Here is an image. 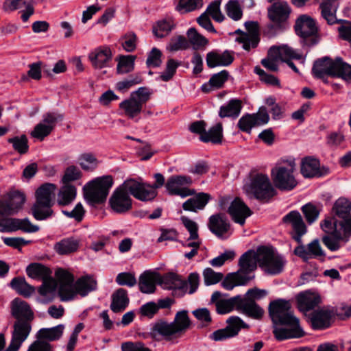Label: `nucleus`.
I'll use <instances>...</instances> for the list:
<instances>
[{
    "label": "nucleus",
    "mask_w": 351,
    "mask_h": 351,
    "mask_svg": "<svg viewBox=\"0 0 351 351\" xmlns=\"http://www.w3.org/2000/svg\"><path fill=\"white\" fill-rule=\"evenodd\" d=\"M239 311L254 319H261L265 313L263 308L255 301L247 298H243L242 295H241Z\"/></svg>",
    "instance_id": "nucleus-30"
},
{
    "label": "nucleus",
    "mask_w": 351,
    "mask_h": 351,
    "mask_svg": "<svg viewBox=\"0 0 351 351\" xmlns=\"http://www.w3.org/2000/svg\"><path fill=\"white\" fill-rule=\"evenodd\" d=\"M301 173L305 178L321 176L319 160L311 157L302 159L301 162Z\"/></svg>",
    "instance_id": "nucleus-36"
},
{
    "label": "nucleus",
    "mask_w": 351,
    "mask_h": 351,
    "mask_svg": "<svg viewBox=\"0 0 351 351\" xmlns=\"http://www.w3.org/2000/svg\"><path fill=\"white\" fill-rule=\"evenodd\" d=\"M295 163L293 160H289L287 166L276 167L272 169L271 174L275 186L282 191H291L297 185L293 175Z\"/></svg>",
    "instance_id": "nucleus-6"
},
{
    "label": "nucleus",
    "mask_w": 351,
    "mask_h": 351,
    "mask_svg": "<svg viewBox=\"0 0 351 351\" xmlns=\"http://www.w3.org/2000/svg\"><path fill=\"white\" fill-rule=\"evenodd\" d=\"M136 58V56L132 55H122L119 56L117 58V72L124 74L133 71Z\"/></svg>",
    "instance_id": "nucleus-53"
},
{
    "label": "nucleus",
    "mask_w": 351,
    "mask_h": 351,
    "mask_svg": "<svg viewBox=\"0 0 351 351\" xmlns=\"http://www.w3.org/2000/svg\"><path fill=\"white\" fill-rule=\"evenodd\" d=\"M52 204L35 202L32 208V214L38 221L45 220L53 215Z\"/></svg>",
    "instance_id": "nucleus-50"
},
{
    "label": "nucleus",
    "mask_w": 351,
    "mask_h": 351,
    "mask_svg": "<svg viewBox=\"0 0 351 351\" xmlns=\"http://www.w3.org/2000/svg\"><path fill=\"white\" fill-rule=\"evenodd\" d=\"M270 49H274L276 51V57L280 62H287L289 60H300L302 55L287 45L279 46H272Z\"/></svg>",
    "instance_id": "nucleus-45"
},
{
    "label": "nucleus",
    "mask_w": 351,
    "mask_h": 351,
    "mask_svg": "<svg viewBox=\"0 0 351 351\" xmlns=\"http://www.w3.org/2000/svg\"><path fill=\"white\" fill-rule=\"evenodd\" d=\"M159 285L164 289L172 291L174 295H183L187 292L186 282L174 273L160 276Z\"/></svg>",
    "instance_id": "nucleus-14"
},
{
    "label": "nucleus",
    "mask_w": 351,
    "mask_h": 351,
    "mask_svg": "<svg viewBox=\"0 0 351 351\" xmlns=\"http://www.w3.org/2000/svg\"><path fill=\"white\" fill-rule=\"evenodd\" d=\"M243 189L250 197H254L260 200H267L275 194L268 176L262 173L252 176L250 182L244 185Z\"/></svg>",
    "instance_id": "nucleus-3"
},
{
    "label": "nucleus",
    "mask_w": 351,
    "mask_h": 351,
    "mask_svg": "<svg viewBox=\"0 0 351 351\" xmlns=\"http://www.w3.org/2000/svg\"><path fill=\"white\" fill-rule=\"evenodd\" d=\"M295 29L297 34L302 38L313 36L317 32L315 20L307 15H302L297 19Z\"/></svg>",
    "instance_id": "nucleus-29"
},
{
    "label": "nucleus",
    "mask_w": 351,
    "mask_h": 351,
    "mask_svg": "<svg viewBox=\"0 0 351 351\" xmlns=\"http://www.w3.org/2000/svg\"><path fill=\"white\" fill-rule=\"evenodd\" d=\"M202 6V0H180L176 9L180 13H186L200 8Z\"/></svg>",
    "instance_id": "nucleus-61"
},
{
    "label": "nucleus",
    "mask_w": 351,
    "mask_h": 351,
    "mask_svg": "<svg viewBox=\"0 0 351 351\" xmlns=\"http://www.w3.org/2000/svg\"><path fill=\"white\" fill-rule=\"evenodd\" d=\"M282 221L286 226L292 229L293 238L301 244L302 237L306 232V227L300 213L296 210L291 211L283 217Z\"/></svg>",
    "instance_id": "nucleus-15"
},
{
    "label": "nucleus",
    "mask_w": 351,
    "mask_h": 351,
    "mask_svg": "<svg viewBox=\"0 0 351 351\" xmlns=\"http://www.w3.org/2000/svg\"><path fill=\"white\" fill-rule=\"evenodd\" d=\"M242 104L240 100L231 99L227 104L220 107L219 116L221 118L232 117L235 119L240 114Z\"/></svg>",
    "instance_id": "nucleus-39"
},
{
    "label": "nucleus",
    "mask_w": 351,
    "mask_h": 351,
    "mask_svg": "<svg viewBox=\"0 0 351 351\" xmlns=\"http://www.w3.org/2000/svg\"><path fill=\"white\" fill-rule=\"evenodd\" d=\"M27 275L36 280H41L51 275V270L47 266L38 263H31L26 267Z\"/></svg>",
    "instance_id": "nucleus-42"
},
{
    "label": "nucleus",
    "mask_w": 351,
    "mask_h": 351,
    "mask_svg": "<svg viewBox=\"0 0 351 351\" xmlns=\"http://www.w3.org/2000/svg\"><path fill=\"white\" fill-rule=\"evenodd\" d=\"M88 58L93 67L101 69L109 66L112 58V50L108 45H101L93 49Z\"/></svg>",
    "instance_id": "nucleus-17"
},
{
    "label": "nucleus",
    "mask_w": 351,
    "mask_h": 351,
    "mask_svg": "<svg viewBox=\"0 0 351 351\" xmlns=\"http://www.w3.org/2000/svg\"><path fill=\"white\" fill-rule=\"evenodd\" d=\"M186 34L189 42L192 45L194 49H200L204 48L208 43V39L199 34L193 27L189 28Z\"/></svg>",
    "instance_id": "nucleus-54"
},
{
    "label": "nucleus",
    "mask_w": 351,
    "mask_h": 351,
    "mask_svg": "<svg viewBox=\"0 0 351 351\" xmlns=\"http://www.w3.org/2000/svg\"><path fill=\"white\" fill-rule=\"evenodd\" d=\"M245 27L247 32H243L239 29L235 32L239 34L236 38V41L242 45L243 49L250 51L256 48L260 41L258 24L254 21H248L245 23Z\"/></svg>",
    "instance_id": "nucleus-11"
},
{
    "label": "nucleus",
    "mask_w": 351,
    "mask_h": 351,
    "mask_svg": "<svg viewBox=\"0 0 351 351\" xmlns=\"http://www.w3.org/2000/svg\"><path fill=\"white\" fill-rule=\"evenodd\" d=\"M253 276H243L239 273H234L228 275L222 282V287L228 291L233 289L236 286L245 285Z\"/></svg>",
    "instance_id": "nucleus-46"
},
{
    "label": "nucleus",
    "mask_w": 351,
    "mask_h": 351,
    "mask_svg": "<svg viewBox=\"0 0 351 351\" xmlns=\"http://www.w3.org/2000/svg\"><path fill=\"white\" fill-rule=\"evenodd\" d=\"M209 198L210 197L208 194L200 193L186 201L182 205L183 209L189 211L202 210L208 202Z\"/></svg>",
    "instance_id": "nucleus-47"
},
{
    "label": "nucleus",
    "mask_w": 351,
    "mask_h": 351,
    "mask_svg": "<svg viewBox=\"0 0 351 351\" xmlns=\"http://www.w3.org/2000/svg\"><path fill=\"white\" fill-rule=\"evenodd\" d=\"M322 241L330 251L335 252L342 246V243H347L348 238L345 237L342 232H337L323 237Z\"/></svg>",
    "instance_id": "nucleus-48"
},
{
    "label": "nucleus",
    "mask_w": 351,
    "mask_h": 351,
    "mask_svg": "<svg viewBox=\"0 0 351 351\" xmlns=\"http://www.w3.org/2000/svg\"><path fill=\"white\" fill-rule=\"evenodd\" d=\"M337 58L332 60L328 57H324L314 62L312 72L317 78L322 79L326 76L334 77L337 73Z\"/></svg>",
    "instance_id": "nucleus-24"
},
{
    "label": "nucleus",
    "mask_w": 351,
    "mask_h": 351,
    "mask_svg": "<svg viewBox=\"0 0 351 351\" xmlns=\"http://www.w3.org/2000/svg\"><path fill=\"white\" fill-rule=\"evenodd\" d=\"M221 293L215 291L211 296V300L215 302L217 312L219 314H227L234 308L239 311L241 295H236L229 299H221Z\"/></svg>",
    "instance_id": "nucleus-26"
},
{
    "label": "nucleus",
    "mask_w": 351,
    "mask_h": 351,
    "mask_svg": "<svg viewBox=\"0 0 351 351\" xmlns=\"http://www.w3.org/2000/svg\"><path fill=\"white\" fill-rule=\"evenodd\" d=\"M58 285V295L62 301L73 300L77 294L86 296L96 289L97 282L90 276H84L74 282V276L69 271L59 268L55 272Z\"/></svg>",
    "instance_id": "nucleus-1"
},
{
    "label": "nucleus",
    "mask_w": 351,
    "mask_h": 351,
    "mask_svg": "<svg viewBox=\"0 0 351 351\" xmlns=\"http://www.w3.org/2000/svg\"><path fill=\"white\" fill-rule=\"evenodd\" d=\"M64 325L59 324L51 328H40L36 334V338L47 342L60 339L63 335Z\"/></svg>",
    "instance_id": "nucleus-35"
},
{
    "label": "nucleus",
    "mask_w": 351,
    "mask_h": 351,
    "mask_svg": "<svg viewBox=\"0 0 351 351\" xmlns=\"http://www.w3.org/2000/svg\"><path fill=\"white\" fill-rule=\"evenodd\" d=\"M269 315L275 324H295L298 319L291 311L289 301L279 299L271 302L269 306Z\"/></svg>",
    "instance_id": "nucleus-7"
},
{
    "label": "nucleus",
    "mask_w": 351,
    "mask_h": 351,
    "mask_svg": "<svg viewBox=\"0 0 351 351\" xmlns=\"http://www.w3.org/2000/svg\"><path fill=\"white\" fill-rule=\"evenodd\" d=\"M291 11V8L287 2L278 1L268 9V14L271 21L279 23L285 21L289 18Z\"/></svg>",
    "instance_id": "nucleus-31"
},
{
    "label": "nucleus",
    "mask_w": 351,
    "mask_h": 351,
    "mask_svg": "<svg viewBox=\"0 0 351 351\" xmlns=\"http://www.w3.org/2000/svg\"><path fill=\"white\" fill-rule=\"evenodd\" d=\"M171 324L180 336L183 334L189 328L191 324L187 311L178 312Z\"/></svg>",
    "instance_id": "nucleus-51"
},
{
    "label": "nucleus",
    "mask_w": 351,
    "mask_h": 351,
    "mask_svg": "<svg viewBox=\"0 0 351 351\" xmlns=\"http://www.w3.org/2000/svg\"><path fill=\"white\" fill-rule=\"evenodd\" d=\"M109 204L114 213L121 214L132 208V200L128 193L117 187L110 197Z\"/></svg>",
    "instance_id": "nucleus-18"
},
{
    "label": "nucleus",
    "mask_w": 351,
    "mask_h": 351,
    "mask_svg": "<svg viewBox=\"0 0 351 351\" xmlns=\"http://www.w3.org/2000/svg\"><path fill=\"white\" fill-rule=\"evenodd\" d=\"M56 186L51 183L42 184L36 191V202L53 205V197Z\"/></svg>",
    "instance_id": "nucleus-37"
},
{
    "label": "nucleus",
    "mask_w": 351,
    "mask_h": 351,
    "mask_svg": "<svg viewBox=\"0 0 351 351\" xmlns=\"http://www.w3.org/2000/svg\"><path fill=\"white\" fill-rule=\"evenodd\" d=\"M192 184V179L188 176H173L170 177L165 187L171 195H178L186 197L194 193L193 190L188 188Z\"/></svg>",
    "instance_id": "nucleus-10"
},
{
    "label": "nucleus",
    "mask_w": 351,
    "mask_h": 351,
    "mask_svg": "<svg viewBox=\"0 0 351 351\" xmlns=\"http://www.w3.org/2000/svg\"><path fill=\"white\" fill-rule=\"evenodd\" d=\"M227 15L234 21H239L243 16L241 6L238 0H230L226 5Z\"/></svg>",
    "instance_id": "nucleus-58"
},
{
    "label": "nucleus",
    "mask_w": 351,
    "mask_h": 351,
    "mask_svg": "<svg viewBox=\"0 0 351 351\" xmlns=\"http://www.w3.org/2000/svg\"><path fill=\"white\" fill-rule=\"evenodd\" d=\"M335 314L336 310L331 306H324L313 311L310 316L313 328L323 330L328 328L331 324V319Z\"/></svg>",
    "instance_id": "nucleus-16"
},
{
    "label": "nucleus",
    "mask_w": 351,
    "mask_h": 351,
    "mask_svg": "<svg viewBox=\"0 0 351 351\" xmlns=\"http://www.w3.org/2000/svg\"><path fill=\"white\" fill-rule=\"evenodd\" d=\"M269 116L265 107H261L256 113L246 114L239 120V128L247 133H250L254 127L261 126L268 123Z\"/></svg>",
    "instance_id": "nucleus-12"
},
{
    "label": "nucleus",
    "mask_w": 351,
    "mask_h": 351,
    "mask_svg": "<svg viewBox=\"0 0 351 351\" xmlns=\"http://www.w3.org/2000/svg\"><path fill=\"white\" fill-rule=\"evenodd\" d=\"M141 184V182L134 179H128L125 180L118 188L122 191L128 193L129 195L130 194L137 199V194L139 191Z\"/></svg>",
    "instance_id": "nucleus-60"
},
{
    "label": "nucleus",
    "mask_w": 351,
    "mask_h": 351,
    "mask_svg": "<svg viewBox=\"0 0 351 351\" xmlns=\"http://www.w3.org/2000/svg\"><path fill=\"white\" fill-rule=\"evenodd\" d=\"M276 51L274 49L269 48L267 57L261 60L262 65L267 70L273 72L278 71L280 62L276 57Z\"/></svg>",
    "instance_id": "nucleus-56"
},
{
    "label": "nucleus",
    "mask_w": 351,
    "mask_h": 351,
    "mask_svg": "<svg viewBox=\"0 0 351 351\" xmlns=\"http://www.w3.org/2000/svg\"><path fill=\"white\" fill-rule=\"evenodd\" d=\"M174 26L173 21L171 19L161 20L154 27L153 32L156 37L163 38L170 33Z\"/></svg>",
    "instance_id": "nucleus-55"
},
{
    "label": "nucleus",
    "mask_w": 351,
    "mask_h": 351,
    "mask_svg": "<svg viewBox=\"0 0 351 351\" xmlns=\"http://www.w3.org/2000/svg\"><path fill=\"white\" fill-rule=\"evenodd\" d=\"M152 335L154 338L161 337L165 340H171L180 337L173 324L165 322L156 323L152 329Z\"/></svg>",
    "instance_id": "nucleus-33"
},
{
    "label": "nucleus",
    "mask_w": 351,
    "mask_h": 351,
    "mask_svg": "<svg viewBox=\"0 0 351 351\" xmlns=\"http://www.w3.org/2000/svg\"><path fill=\"white\" fill-rule=\"evenodd\" d=\"M25 202V195L18 191L11 192L8 199L0 200V215L8 217L19 212Z\"/></svg>",
    "instance_id": "nucleus-13"
},
{
    "label": "nucleus",
    "mask_w": 351,
    "mask_h": 351,
    "mask_svg": "<svg viewBox=\"0 0 351 351\" xmlns=\"http://www.w3.org/2000/svg\"><path fill=\"white\" fill-rule=\"evenodd\" d=\"M79 247V241L73 237L63 239L54 245V250L60 255L73 253Z\"/></svg>",
    "instance_id": "nucleus-41"
},
{
    "label": "nucleus",
    "mask_w": 351,
    "mask_h": 351,
    "mask_svg": "<svg viewBox=\"0 0 351 351\" xmlns=\"http://www.w3.org/2000/svg\"><path fill=\"white\" fill-rule=\"evenodd\" d=\"M150 93L145 88L141 87L131 93L128 99L119 104V108L130 119L137 117L142 111L143 106L149 99Z\"/></svg>",
    "instance_id": "nucleus-5"
},
{
    "label": "nucleus",
    "mask_w": 351,
    "mask_h": 351,
    "mask_svg": "<svg viewBox=\"0 0 351 351\" xmlns=\"http://www.w3.org/2000/svg\"><path fill=\"white\" fill-rule=\"evenodd\" d=\"M129 304L127 291L123 289H119L112 295L111 310L114 313L123 311Z\"/></svg>",
    "instance_id": "nucleus-38"
},
{
    "label": "nucleus",
    "mask_w": 351,
    "mask_h": 351,
    "mask_svg": "<svg viewBox=\"0 0 351 351\" xmlns=\"http://www.w3.org/2000/svg\"><path fill=\"white\" fill-rule=\"evenodd\" d=\"M280 325L281 326H275L273 331L275 337L279 341L293 338H300L303 337L304 335V332L300 327L299 322L295 324Z\"/></svg>",
    "instance_id": "nucleus-27"
},
{
    "label": "nucleus",
    "mask_w": 351,
    "mask_h": 351,
    "mask_svg": "<svg viewBox=\"0 0 351 351\" xmlns=\"http://www.w3.org/2000/svg\"><path fill=\"white\" fill-rule=\"evenodd\" d=\"M225 328L213 332L210 337L215 341H221L237 336L241 329H249L250 326L238 316H230L226 321Z\"/></svg>",
    "instance_id": "nucleus-8"
},
{
    "label": "nucleus",
    "mask_w": 351,
    "mask_h": 351,
    "mask_svg": "<svg viewBox=\"0 0 351 351\" xmlns=\"http://www.w3.org/2000/svg\"><path fill=\"white\" fill-rule=\"evenodd\" d=\"M112 185L113 178L111 176L97 178L84 186V196L91 203H101L106 200Z\"/></svg>",
    "instance_id": "nucleus-2"
},
{
    "label": "nucleus",
    "mask_w": 351,
    "mask_h": 351,
    "mask_svg": "<svg viewBox=\"0 0 351 351\" xmlns=\"http://www.w3.org/2000/svg\"><path fill=\"white\" fill-rule=\"evenodd\" d=\"M12 338L5 351H18L32 331V322L16 320L12 326Z\"/></svg>",
    "instance_id": "nucleus-9"
},
{
    "label": "nucleus",
    "mask_w": 351,
    "mask_h": 351,
    "mask_svg": "<svg viewBox=\"0 0 351 351\" xmlns=\"http://www.w3.org/2000/svg\"><path fill=\"white\" fill-rule=\"evenodd\" d=\"M337 73L334 77H338L346 81H351V65L343 62L341 58H337Z\"/></svg>",
    "instance_id": "nucleus-63"
},
{
    "label": "nucleus",
    "mask_w": 351,
    "mask_h": 351,
    "mask_svg": "<svg viewBox=\"0 0 351 351\" xmlns=\"http://www.w3.org/2000/svg\"><path fill=\"white\" fill-rule=\"evenodd\" d=\"M258 256V248L256 252L248 250L245 252L239 258V269L237 272L243 276H253L254 278V276L252 273L256 269L257 264L259 265Z\"/></svg>",
    "instance_id": "nucleus-20"
},
{
    "label": "nucleus",
    "mask_w": 351,
    "mask_h": 351,
    "mask_svg": "<svg viewBox=\"0 0 351 351\" xmlns=\"http://www.w3.org/2000/svg\"><path fill=\"white\" fill-rule=\"evenodd\" d=\"M228 72L222 71L214 74L209 80L208 83L204 84L202 86V90L204 93H208L214 89H218L223 86L228 77Z\"/></svg>",
    "instance_id": "nucleus-44"
},
{
    "label": "nucleus",
    "mask_w": 351,
    "mask_h": 351,
    "mask_svg": "<svg viewBox=\"0 0 351 351\" xmlns=\"http://www.w3.org/2000/svg\"><path fill=\"white\" fill-rule=\"evenodd\" d=\"M234 57L232 53L228 50L221 52L213 50L206 55V61L208 67L215 68L217 66H227L232 64Z\"/></svg>",
    "instance_id": "nucleus-28"
},
{
    "label": "nucleus",
    "mask_w": 351,
    "mask_h": 351,
    "mask_svg": "<svg viewBox=\"0 0 351 351\" xmlns=\"http://www.w3.org/2000/svg\"><path fill=\"white\" fill-rule=\"evenodd\" d=\"M322 229L328 234L341 232L343 222L338 221L335 218H326L321 223Z\"/></svg>",
    "instance_id": "nucleus-57"
},
{
    "label": "nucleus",
    "mask_w": 351,
    "mask_h": 351,
    "mask_svg": "<svg viewBox=\"0 0 351 351\" xmlns=\"http://www.w3.org/2000/svg\"><path fill=\"white\" fill-rule=\"evenodd\" d=\"M21 230L23 232L32 233L38 231L39 227L32 224L27 218H10L0 221V231L9 232Z\"/></svg>",
    "instance_id": "nucleus-19"
},
{
    "label": "nucleus",
    "mask_w": 351,
    "mask_h": 351,
    "mask_svg": "<svg viewBox=\"0 0 351 351\" xmlns=\"http://www.w3.org/2000/svg\"><path fill=\"white\" fill-rule=\"evenodd\" d=\"M160 275L156 272L145 271L139 278V289L144 293H152L156 290V283L159 284Z\"/></svg>",
    "instance_id": "nucleus-34"
},
{
    "label": "nucleus",
    "mask_w": 351,
    "mask_h": 351,
    "mask_svg": "<svg viewBox=\"0 0 351 351\" xmlns=\"http://www.w3.org/2000/svg\"><path fill=\"white\" fill-rule=\"evenodd\" d=\"M10 287L19 295L25 298L30 297L35 291L34 287L29 285L25 278L22 277L14 278L10 282Z\"/></svg>",
    "instance_id": "nucleus-49"
},
{
    "label": "nucleus",
    "mask_w": 351,
    "mask_h": 351,
    "mask_svg": "<svg viewBox=\"0 0 351 351\" xmlns=\"http://www.w3.org/2000/svg\"><path fill=\"white\" fill-rule=\"evenodd\" d=\"M137 195V199L150 201L156 197L157 191L150 184L142 182Z\"/></svg>",
    "instance_id": "nucleus-64"
},
{
    "label": "nucleus",
    "mask_w": 351,
    "mask_h": 351,
    "mask_svg": "<svg viewBox=\"0 0 351 351\" xmlns=\"http://www.w3.org/2000/svg\"><path fill=\"white\" fill-rule=\"evenodd\" d=\"M8 142L11 143L14 149L21 154L27 153L29 149L28 140L25 135L10 138Z\"/></svg>",
    "instance_id": "nucleus-59"
},
{
    "label": "nucleus",
    "mask_w": 351,
    "mask_h": 351,
    "mask_svg": "<svg viewBox=\"0 0 351 351\" xmlns=\"http://www.w3.org/2000/svg\"><path fill=\"white\" fill-rule=\"evenodd\" d=\"M223 138V126L221 123H217L211 127L208 131L202 134L199 139L204 143H221Z\"/></svg>",
    "instance_id": "nucleus-40"
},
{
    "label": "nucleus",
    "mask_w": 351,
    "mask_h": 351,
    "mask_svg": "<svg viewBox=\"0 0 351 351\" xmlns=\"http://www.w3.org/2000/svg\"><path fill=\"white\" fill-rule=\"evenodd\" d=\"M10 313L16 320L32 322L34 319V313L30 305L19 298L11 302Z\"/></svg>",
    "instance_id": "nucleus-21"
},
{
    "label": "nucleus",
    "mask_w": 351,
    "mask_h": 351,
    "mask_svg": "<svg viewBox=\"0 0 351 351\" xmlns=\"http://www.w3.org/2000/svg\"><path fill=\"white\" fill-rule=\"evenodd\" d=\"M228 213L237 223L244 225L247 218L252 215V211L239 197H236L229 206Z\"/></svg>",
    "instance_id": "nucleus-22"
},
{
    "label": "nucleus",
    "mask_w": 351,
    "mask_h": 351,
    "mask_svg": "<svg viewBox=\"0 0 351 351\" xmlns=\"http://www.w3.org/2000/svg\"><path fill=\"white\" fill-rule=\"evenodd\" d=\"M221 0H215L212 1L208 6L204 13L217 22H222L225 18L224 15L220 10Z\"/></svg>",
    "instance_id": "nucleus-62"
},
{
    "label": "nucleus",
    "mask_w": 351,
    "mask_h": 351,
    "mask_svg": "<svg viewBox=\"0 0 351 351\" xmlns=\"http://www.w3.org/2000/svg\"><path fill=\"white\" fill-rule=\"evenodd\" d=\"M259 267L266 273L278 274L283 270L285 258L272 248L262 246L258 247Z\"/></svg>",
    "instance_id": "nucleus-4"
},
{
    "label": "nucleus",
    "mask_w": 351,
    "mask_h": 351,
    "mask_svg": "<svg viewBox=\"0 0 351 351\" xmlns=\"http://www.w3.org/2000/svg\"><path fill=\"white\" fill-rule=\"evenodd\" d=\"M76 194L77 191L74 186L63 184L57 195L58 205L67 206L70 204L75 199Z\"/></svg>",
    "instance_id": "nucleus-43"
},
{
    "label": "nucleus",
    "mask_w": 351,
    "mask_h": 351,
    "mask_svg": "<svg viewBox=\"0 0 351 351\" xmlns=\"http://www.w3.org/2000/svg\"><path fill=\"white\" fill-rule=\"evenodd\" d=\"M208 228L217 237L225 239L228 237L230 230V224L226 217L222 214L211 215L208 219Z\"/></svg>",
    "instance_id": "nucleus-25"
},
{
    "label": "nucleus",
    "mask_w": 351,
    "mask_h": 351,
    "mask_svg": "<svg viewBox=\"0 0 351 351\" xmlns=\"http://www.w3.org/2000/svg\"><path fill=\"white\" fill-rule=\"evenodd\" d=\"M34 0H5L3 8L7 12L21 10V19L26 22L34 12Z\"/></svg>",
    "instance_id": "nucleus-23"
},
{
    "label": "nucleus",
    "mask_w": 351,
    "mask_h": 351,
    "mask_svg": "<svg viewBox=\"0 0 351 351\" xmlns=\"http://www.w3.org/2000/svg\"><path fill=\"white\" fill-rule=\"evenodd\" d=\"M297 301L300 310L306 313L317 306L321 298L316 293L304 291L298 294Z\"/></svg>",
    "instance_id": "nucleus-32"
},
{
    "label": "nucleus",
    "mask_w": 351,
    "mask_h": 351,
    "mask_svg": "<svg viewBox=\"0 0 351 351\" xmlns=\"http://www.w3.org/2000/svg\"><path fill=\"white\" fill-rule=\"evenodd\" d=\"M332 210L339 217L346 218L351 211V199L339 197L335 201Z\"/></svg>",
    "instance_id": "nucleus-52"
}]
</instances>
